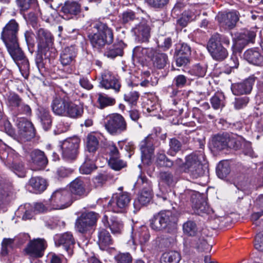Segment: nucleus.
<instances>
[{
    "label": "nucleus",
    "instance_id": "obj_37",
    "mask_svg": "<svg viewBox=\"0 0 263 263\" xmlns=\"http://www.w3.org/2000/svg\"><path fill=\"white\" fill-rule=\"evenodd\" d=\"M245 59L249 63L254 65L263 64V56L257 50L253 49L247 50L244 53Z\"/></svg>",
    "mask_w": 263,
    "mask_h": 263
},
{
    "label": "nucleus",
    "instance_id": "obj_22",
    "mask_svg": "<svg viewBox=\"0 0 263 263\" xmlns=\"http://www.w3.org/2000/svg\"><path fill=\"white\" fill-rule=\"evenodd\" d=\"M150 235L147 228L145 226H141L137 231L132 233L131 239L127 242V244L133 249H135V246L137 242L140 244H144L149 239Z\"/></svg>",
    "mask_w": 263,
    "mask_h": 263
},
{
    "label": "nucleus",
    "instance_id": "obj_6",
    "mask_svg": "<svg viewBox=\"0 0 263 263\" xmlns=\"http://www.w3.org/2000/svg\"><path fill=\"white\" fill-rule=\"evenodd\" d=\"M49 202L52 210L64 209L71 204L72 195L67 190L59 189L52 193Z\"/></svg>",
    "mask_w": 263,
    "mask_h": 263
},
{
    "label": "nucleus",
    "instance_id": "obj_2",
    "mask_svg": "<svg viewBox=\"0 0 263 263\" xmlns=\"http://www.w3.org/2000/svg\"><path fill=\"white\" fill-rule=\"evenodd\" d=\"M93 30L89 33L88 37L92 47L101 50L107 44L112 43L114 35L112 30L106 24L97 22L93 24Z\"/></svg>",
    "mask_w": 263,
    "mask_h": 263
},
{
    "label": "nucleus",
    "instance_id": "obj_8",
    "mask_svg": "<svg viewBox=\"0 0 263 263\" xmlns=\"http://www.w3.org/2000/svg\"><path fill=\"white\" fill-rule=\"evenodd\" d=\"M105 128L110 135L117 136L127 130V123L122 116L113 114L107 117Z\"/></svg>",
    "mask_w": 263,
    "mask_h": 263
},
{
    "label": "nucleus",
    "instance_id": "obj_7",
    "mask_svg": "<svg viewBox=\"0 0 263 263\" xmlns=\"http://www.w3.org/2000/svg\"><path fill=\"white\" fill-rule=\"evenodd\" d=\"M37 42L39 51L44 54L45 58H49L51 55L50 52H54L52 48L53 36L50 31L43 28H40L37 32Z\"/></svg>",
    "mask_w": 263,
    "mask_h": 263
},
{
    "label": "nucleus",
    "instance_id": "obj_21",
    "mask_svg": "<svg viewBox=\"0 0 263 263\" xmlns=\"http://www.w3.org/2000/svg\"><path fill=\"white\" fill-rule=\"evenodd\" d=\"M46 248V242L44 239L37 238L31 240L25 249L27 254L31 257H41Z\"/></svg>",
    "mask_w": 263,
    "mask_h": 263
},
{
    "label": "nucleus",
    "instance_id": "obj_12",
    "mask_svg": "<svg viewBox=\"0 0 263 263\" xmlns=\"http://www.w3.org/2000/svg\"><path fill=\"white\" fill-rule=\"evenodd\" d=\"M99 215L94 212H87L82 214L76 222V228L78 231L83 233L94 226L98 219Z\"/></svg>",
    "mask_w": 263,
    "mask_h": 263
},
{
    "label": "nucleus",
    "instance_id": "obj_53",
    "mask_svg": "<svg viewBox=\"0 0 263 263\" xmlns=\"http://www.w3.org/2000/svg\"><path fill=\"white\" fill-rule=\"evenodd\" d=\"M98 102L99 103L101 108L111 106L115 103V99L113 98L109 97L104 93H99L98 99Z\"/></svg>",
    "mask_w": 263,
    "mask_h": 263
},
{
    "label": "nucleus",
    "instance_id": "obj_44",
    "mask_svg": "<svg viewBox=\"0 0 263 263\" xmlns=\"http://www.w3.org/2000/svg\"><path fill=\"white\" fill-rule=\"evenodd\" d=\"M210 102L214 109H222L225 106V97L223 93L217 92L211 98Z\"/></svg>",
    "mask_w": 263,
    "mask_h": 263
},
{
    "label": "nucleus",
    "instance_id": "obj_15",
    "mask_svg": "<svg viewBox=\"0 0 263 263\" xmlns=\"http://www.w3.org/2000/svg\"><path fill=\"white\" fill-rule=\"evenodd\" d=\"M78 49L75 45H71L65 47L60 54V62L63 66H69L70 69L68 72L71 73L72 71V67L76 62V58L77 55Z\"/></svg>",
    "mask_w": 263,
    "mask_h": 263
},
{
    "label": "nucleus",
    "instance_id": "obj_1",
    "mask_svg": "<svg viewBox=\"0 0 263 263\" xmlns=\"http://www.w3.org/2000/svg\"><path fill=\"white\" fill-rule=\"evenodd\" d=\"M18 31V24L15 20L12 19L4 27L1 37L22 76L27 78L29 74V63L18 46L17 37Z\"/></svg>",
    "mask_w": 263,
    "mask_h": 263
},
{
    "label": "nucleus",
    "instance_id": "obj_55",
    "mask_svg": "<svg viewBox=\"0 0 263 263\" xmlns=\"http://www.w3.org/2000/svg\"><path fill=\"white\" fill-rule=\"evenodd\" d=\"M33 207L29 203H25L23 205H21L18 209V212H23L24 215L22 217L23 220L30 219L33 217L34 211H32Z\"/></svg>",
    "mask_w": 263,
    "mask_h": 263
},
{
    "label": "nucleus",
    "instance_id": "obj_58",
    "mask_svg": "<svg viewBox=\"0 0 263 263\" xmlns=\"http://www.w3.org/2000/svg\"><path fill=\"white\" fill-rule=\"evenodd\" d=\"M122 48L119 45H114L107 49L105 52V55L108 58H115L117 56L122 55Z\"/></svg>",
    "mask_w": 263,
    "mask_h": 263
},
{
    "label": "nucleus",
    "instance_id": "obj_11",
    "mask_svg": "<svg viewBox=\"0 0 263 263\" xmlns=\"http://www.w3.org/2000/svg\"><path fill=\"white\" fill-rule=\"evenodd\" d=\"M80 141V138L74 136L60 142L62 156L64 159H73L76 157Z\"/></svg>",
    "mask_w": 263,
    "mask_h": 263
},
{
    "label": "nucleus",
    "instance_id": "obj_43",
    "mask_svg": "<svg viewBox=\"0 0 263 263\" xmlns=\"http://www.w3.org/2000/svg\"><path fill=\"white\" fill-rule=\"evenodd\" d=\"M231 171L230 163L227 160L220 161L216 167L217 176L222 179H225Z\"/></svg>",
    "mask_w": 263,
    "mask_h": 263
},
{
    "label": "nucleus",
    "instance_id": "obj_20",
    "mask_svg": "<svg viewBox=\"0 0 263 263\" xmlns=\"http://www.w3.org/2000/svg\"><path fill=\"white\" fill-rule=\"evenodd\" d=\"M216 18L220 25L225 29L233 28L239 19L235 11L219 13Z\"/></svg>",
    "mask_w": 263,
    "mask_h": 263
},
{
    "label": "nucleus",
    "instance_id": "obj_5",
    "mask_svg": "<svg viewBox=\"0 0 263 263\" xmlns=\"http://www.w3.org/2000/svg\"><path fill=\"white\" fill-rule=\"evenodd\" d=\"M134 187L140 190L137 198L134 201L135 209L138 211L144 205H146L152 199L153 190L151 181L141 174L138 176Z\"/></svg>",
    "mask_w": 263,
    "mask_h": 263
},
{
    "label": "nucleus",
    "instance_id": "obj_19",
    "mask_svg": "<svg viewBox=\"0 0 263 263\" xmlns=\"http://www.w3.org/2000/svg\"><path fill=\"white\" fill-rule=\"evenodd\" d=\"M100 85L106 89H112L116 92H119L121 88V84L118 79L107 70L102 73Z\"/></svg>",
    "mask_w": 263,
    "mask_h": 263
},
{
    "label": "nucleus",
    "instance_id": "obj_45",
    "mask_svg": "<svg viewBox=\"0 0 263 263\" xmlns=\"http://www.w3.org/2000/svg\"><path fill=\"white\" fill-rule=\"evenodd\" d=\"M144 108L148 112L152 113V116H155L156 113L160 109V105L156 97L153 96L149 98L144 105Z\"/></svg>",
    "mask_w": 263,
    "mask_h": 263
},
{
    "label": "nucleus",
    "instance_id": "obj_23",
    "mask_svg": "<svg viewBox=\"0 0 263 263\" xmlns=\"http://www.w3.org/2000/svg\"><path fill=\"white\" fill-rule=\"evenodd\" d=\"M54 240L57 246H62L68 254H72V248L75 241L70 232H66L57 234L54 237Z\"/></svg>",
    "mask_w": 263,
    "mask_h": 263
},
{
    "label": "nucleus",
    "instance_id": "obj_33",
    "mask_svg": "<svg viewBox=\"0 0 263 263\" xmlns=\"http://www.w3.org/2000/svg\"><path fill=\"white\" fill-rule=\"evenodd\" d=\"M135 35L142 42H146L150 36V28L145 23H140L132 29Z\"/></svg>",
    "mask_w": 263,
    "mask_h": 263
},
{
    "label": "nucleus",
    "instance_id": "obj_54",
    "mask_svg": "<svg viewBox=\"0 0 263 263\" xmlns=\"http://www.w3.org/2000/svg\"><path fill=\"white\" fill-rule=\"evenodd\" d=\"M108 163L109 166L115 171H119L126 165V162L120 159V156L109 158Z\"/></svg>",
    "mask_w": 263,
    "mask_h": 263
},
{
    "label": "nucleus",
    "instance_id": "obj_59",
    "mask_svg": "<svg viewBox=\"0 0 263 263\" xmlns=\"http://www.w3.org/2000/svg\"><path fill=\"white\" fill-rule=\"evenodd\" d=\"M256 36V33L254 31L247 30L241 33L239 36V40L242 41V44H248L252 42Z\"/></svg>",
    "mask_w": 263,
    "mask_h": 263
},
{
    "label": "nucleus",
    "instance_id": "obj_17",
    "mask_svg": "<svg viewBox=\"0 0 263 263\" xmlns=\"http://www.w3.org/2000/svg\"><path fill=\"white\" fill-rule=\"evenodd\" d=\"M157 51L153 48H144L137 46L133 51V59L143 63L146 61H153L157 54Z\"/></svg>",
    "mask_w": 263,
    "mask_h": 263
},
{
    "label": "nucleus",
    "instance_id": "obj_9",
    "mask_svg": "<svg viewBox=\"0 0 263 263\" xmlns=\"http://www.w3.org/2000/svg\"><path fill=\"white\" fill-rule=\"evenodd\" d=\"M212 145L218 150H222L227 147L235 150L239 149L240 140L234 135H230L228 133L215 136L212 140Z\"/></svg>",
    "mask_w": 263,
    "mask_h": 263
},
{
    "label": "nucleus",
    "instance_id": "obj_34",
    "mask_svg": "<svg viewBox=\"0 0 263 263\" xmlns=\"http://www.w3.org/2000/svg\"><path fill=\"white\" fill-rule=\"evenodd\" d=\"M28 185L32 187L33 192L39 194L46 190L47 183L45 179L40 177H34L29 180Z\"/></svg>",
    "mask_w": 263,
    "mask_h": 263
},
{
    "label": "nucleus",
    "instance_id": "obj_49",
    "mask_svg": "<svg viewBox=\"0 0 263 263\" xmlns=\"http://www.w3.org/2000/svg\"><path fill=\"white\" fill-rule=\"evenodd\" d=\"M12 190L10 184L0 181V208L4 204L7 197L9 195Z\"/></svg>",
    "mask_w": 263,
    "mask_h": 263
},
{
    "label": "nucleus",
    "instance_id": "obj_42",
    "mask_svg": "<svg viewBox=\"0 0 263 263\" xmlns=\"http://www.w3.org/2000/svg\"><path fill=\"white\" fill-rule=\"evenodd\" d=\"M181 255L177 251H169L163 253L161 258V263H178Z\"/></svg>",
    "mask_w": 263,
    "mask_h": 263
},
{
    "label": "nucleus",
    "instance_id": "obj_30",
    "mask_svg": "<svg viewBox=\"0 0 263 263\" xmlns=\"http://www.w3.org/2000/svg\"><path fill=\"white\" fill-rule=\"evenodd\" d=\"M31 162L38 170L43 169L48 163V160L44 153L39 149H34L30 154Z\"/></svg>",
    "mask_w": 263,
    "mask_h": 263
},
{
    "label": "nucleus",
    "instance_id": "obj_39",
    "mask_svg": "<svg viewBox=\"0 0 263 263\" xmlns=\"http://www.w3.org/2000/svg\"><path fill=\"white\" fill-rule=\"evenodd\" d=\"M22 100V98L18 94L14 92L7 93L5 97L6 104L12 113Z\"/></svg>",
    "mask_w": 263,
    "mask_h": 263
},
{
    "label": "nucleus",
    "instance_id": "obj_46",
    "mask_svg": "<svg viewBox=\"0 0 263 263\" xmlns=\"http://www.w3.org/2000/svg\"><path fill=\"white\" fill-rule=\"evenodd\" d=\"M150 227L152 230L155 231H161L165 230L159 212L155 214L150 220Z\"/></svg>",
    "mask_w": 263,
    "mask_h": 263
},
{
    "label": "nucleus",
    "instance_id": "obj_47",
    "mask_svg": "<svg viewBox=\"0 0 263 263\" xmlns=\"http://www.w3.org/2000/svg\"><path fill=\"white\" fill-rule=\"evenodd\" d=\"M17 5L21 11H26L29 9H35L37 7V0H16Z\"/></svg>",
    "mask_w": 263,
    "mask_h": 263
},
{
    "label": "nucleus",
    "instance_id": "obj_52",
    "mask_svg": "<svg viewBox=\"0 0 263 263\" xmlns=\"http://www.w3.org/2000/svg\"><path fill=\"white\" fill-rule=\"evenodd\" d=\"M153 61L155 66L159 69L163 68L167 63V56L165 53L157 52Z\"/></svg>",
    "mask_w": 263,
    "mask_h": 263
},
{
    "label": "nucleus",
    "instance_id": "obj_36",
    "mask_svg": "<svg viewBox=\"0 0 263 263\" xmlns=\"http://www.w3.org/2000/svg\"><path fill=\"white\" fill-rule=\"evenodd\" d=\"M14 155L16 156L15 152L0 139V159L1 160L4 161L7 159L6 163L10 164L14 159Z\"/></svg>",
    "mask_w": 263,
    "mask_h": 263
},
{
    "label": "nucleus",
    "instance_id": "obj_31",
    "mask_svg": "<svg viewBox=\"0 0 263 263\" xmlns=\"http://www.w3.org/2000/svg\"><path fill=\"white\" fill-rule=\"evenodd\" d=\"M97 243L100 249L105 250L112 243V240L109 233L104 229H100L98 233Z\"/></svg>",
    "mask_w": 263,
    "mask_h": 263
},
{
    "label": "nucleus",
    "instance_id": "obj_18",
    "mask_svg": "<svg viewBox=\"0 0 263 263\" xmlns=\"http://www.w3.org/2000/svg\"><path fill=\"white\" fill-rule=\"evenodd\" d=\"M18 135L21 139L29 140L34 136V128L30 121L25 118L17 119Z\"/></svg>",
    "mask_w": 263,
    "mask_h": 263
},
{
    "label": "nucleus",
    "instance_id": "obj_62",
    "mask_svg": "<svg viewBox=\"0 0 263 263\" xmlns=\"http://www.w3.org/2000/svg\"><path fill=\"white\" fill-rule=\"evenodd\" d=\"M46 226L50 229H54L57 227H63L65 222L58 217H52L46 221Z\"/></svg>",
    "mask_w": 263,
    "mask_h": 263
},
{
    "label": "nucleus",
    "instance_id": "obj_16",
    "mask_svg": "<svg viewBox=\"0 0 263 263\" xmlns=\"http://www.w3.org/2000/svg\"><path fill=\"white\" fill-rule=\"evenodd\" d=\"M154 139L152 135H149L140 144L141 160L147 164L150 162L154 151Z\"/></svg>",
    "mask_w": 263,
    "mask_h": 263
},
{
    "label": "nucleus",
    "instance_id": "obj_26",
    "mask_svg": "<svg viewBox=\"0 0 263 263\" xmlns=\"http://www.w3.org/2000/svg\"><path fill=\"white\" fill-rule=\"evenodd\" d=\"M102 222L104 226L108 228L114 234H121L123 230V222L115 216H108L105 214L102 219Z\"/></svg>",
    "mask_w": 263,
    "mask_h": 263
},
{
    "label": "nucleus",
    "instance_id": "obj_64",
    "mask_svg": "<svg viewBox=\"0 0 263 263\" xmlns=\"http://www.w3.org/2000/svg\"><path fill=\"white\" fill-rule=\"evenodd\" d=\"M206 70V68L205 66L197 64L194 66L189 72L193 76L197 77H203L205 74Z\"/></svg>",
    "mask_w": 263,
    "mask_h": 263
},
{
    "label": "nucleus",
    "instance_id": "obj_24",
    "mask_svg": "<svg viewBox=\"0 0 263 263\" xmlns=\"http://www.w3.org/2000/svg\"><path fill=\"white\" fill-rule=\"evenodd\" d=\"M165 230L170 231L176 229L179 213L175 211L163 210L159 212Z\"/></svg>",
    "mask_w": 263,
    "mask_h": 263
},
{
    "label": "nucleus",
    "instance_id": "obj_40",
    "mask_svg": "<svg viewBox=\"0 0 263 263\" xmlns=\"http://www.w3.org/2000/svg\"><path fill=\"white\" fill-rule=\"evenodd\" d=\"M16 156H14L12 162L10 164L6 163L7 159L2 161L4 164L11 169L20 177H24L25 176V172L24 165L22 163H17V159L18 157L17 154L15 153Z\"/></svg>",
    "mask_w": 263,
    "mask_h": 263
},
{
    "label": "nucleus",
    "instance_id": "obj_57",
    "mask_svg": "<svg viewBox=\"0 0 263 263\" xmlns=\"http://www.w3.org/2000/svg\"><path fill=\"white\" fill-rule=\"evenodd\" d=\"M170 148L167 151L169 155L174 156L178 152L181 147V143L176 138L171 139L169 142Z\"/></svg>",
    "mask_w": 263,
    "mask_h": 263
},
{
    "label": "nucleus",
    "instance_id": "obj_61",
    "mask_svg": "<svg viewBox=\"0 0 263 263\" xmlns=\"http://www.w3.org/2000/svg\"><path fill=\"white\" fill-rule=\"evenodd\" d=\"M240 146L239 147V148L243 146L242 147V151L243 154L246 155L248 156L251 158L256 157V155L253 150L252 148L251 147V144L250 142L246 141L243 140H242L241 141L240 140Z\"/></svg>",
    "mask_w": 263,
    "mask_h": 263
},
{
    "label": "nucleus",
    "instance_id": "obj_50",
    "mask_svg": "<svg viewBox=\"0 0 263 263\" xmlns=\"http://www.w3.org/2000/svg\"><path fill=\"white\" fill-rule=\"evenodd\" d=\"M31 113L32 111L30 106L25 103L23 100H22L12 114L14 116H16L19 115L30 116Z\"/></svg>",
    "mask_w": 263,
    "mask_h": 263
},
{
    "label": "nucleus",
    "instance_id": "obj_25",
    "mask_svg": "<svg viewBox=\"0 0 263 263\" xmlns=\"http://www.w3.org/2000/svg\"><path fill=\"white\" fill-rule=\"evenodd\" d=\"M255 81L253 76L249 77L242 82L232 84L231 90L235 96L249 93Z\"/></svg>",
    "mask_w": 263,
    "mask_h": 263
},
{
    "label": "nucleus",
    "instance_id": "obj_63",
    "mask_svg": "<svg viewBox=\"0 0 263 263\" xmlns=\"http://www.w3.org/2000/svg\"><path fill=\"white\" fill-rule=\"evenodd\" d=\"M175 53L177 55L187 57L191 53V48L185 43H179L176 46Z\"/></svg>",
    "mask_w": 263,
    "mask_h": 263
},
{
    "label": "nucleus",
    "instance_id": "obj_14",
    "mask_svg": "<svg viewBox=\"0 0 263 263\" xmlns=\"http://www.w3.org/2000/svg\"><path fill=\"white\" fill-rule=\"evenodd\" d=\"M185 193L191 196L192 207L195 214L203 216L205 214L210 213V208L204 199L201 197L200 194L196 193L193 191H186Z\"/></svg>",
    "mask_w": 263,
    "mask_h": 263
},
{
    "label": "nucleus",
    "instance_id": "obj_4",
    "mask_svg": "<svg viewBox=\"0 0 263 263\" xmlns=\"http://www.w3.org/2000/svg\"><path fill=\"white\" fill-rule=\"evenodd\" d=\"M187 82V78L182 74L178 75L175 77L173 80V84L168 86L166 89V93L171 98V101L174 106L176 107L175 109H172L170 110V115L178 116L180 115L183 111V108L181 107V96L183 95L181 90H178V88H182L184 87Z\"/></svg>",
    "mask_w": 263,
    "mask_h": 263
},
{
    "label": "nucleus",
    "instance_id": "obj_41",
    "mask_svg": "<svg viewBox=\"0 0 263 263\" xmlns=\"http://www.w3.org/2000/svg\"><path fill=\"white\" fill-rule=\"evenodd\" d=\"M37 116L40 120L43 128L45 130L49 129L52 123L51 117L49 111L44 108H40L39 109Z\"/></svg>",
    "mask_w": 263,
    "mask_h": 263
},
{
    "label": "nucleus",
    "instance_id": "obj_51",
    "mask_svg": "<svg viewBox=\"0 0 263 263\" xmlns=\"http://www.w3.org/2000/svg\"><path fill=\"white\" fill-rule=\"evenodd\" d=\"M184 234L193 236L197 232V227L195 222L192 220H188L184 222L182 226Z\"/></svg>",
    "mask_w": 263,
    "mask_h": 263
},
{
    "label": "nucleus",
    "instance_id": "obj_28",
    "mask_svg": "<svg viewBox=\"0 0 263 263\" xmlns=\"http://www.w3.org/2000/svg\"><path fill=\"white\" fill-rule=\"evenodd\" d=\"M69 100L65 98L56 97L52 101L51 107L53 112L57 116L65 117Z\"/></svg>",
    "mask_w": 263,
    "mask_h": 263
},
{
    "label": "nucleus",
    "instance_id": "obj_29",
    "mask_svg": "<svg viewBox=\"0 0 263 263\" xmlns=\"http://www.w3.org/2000/svg\"><path fill=\"white\" fill-rule=\"evenodd\" d=\"M85 186L84 179L81 177H78L69 184L70 193L80 197L86 196Z\"/></svg>",
    "mask_w": 263,
    "mask_h": 263
},
{
    "label": "nucleus",
    "instance_id": "obj_27",
    "mask_svg": "<svg viewBox=\"0 0 263 263\" xmlns=\"http://www.w3.org/2000/svg\"><path fill=\"white\" fill-rule=\"evenodd\" d=\"M81 11L80 5L76 2L66 1L62 6L61 12L63 17L66 20L73 18L78 14Z\"/></svg>",
    "mask_w": 263,
    "mask_h": 263
},
{
    "label": "nucleus",
    "instance_id": "obj_38",
    "mask_svg": "<svg viewBox=\"0 0 263 263\" xmlns=\"http://www.w3.org/2000/svg\"><path fill=\"white\" fill-rule=\"evenodd\" d=\"M96 156L86 154V158L83 163L81 165L79 171L81 174H89L96 168L95 164Z\"/></svg>",
    "mask_w": 263,
    "mask_h": 263
},
{
    "label": "nucleus",
    "instance_id": "obj_56",
    "mask_svg": "<svg viewBox=\"0 0 263 263\" xmlns=\"http://www.w3.org/2000/svg\"><path fill=\"white\" fill-rule=\"evenodd\" d=\"M161 180L168 185H174L177 181V178L168 172H162L160 173Z\"/></svg>",
    "mask_w": 263,
    "mask_h": 263
},
{
    "label": "nucleus",
    "instance_id": "obj_32",
    "mask_svg": "<svg viewBox=\"0 0 263 263\" xmlns=\"http://www.w3.org/2000/svg\"><path fill=\"white\" fill-rule=\"evenodd\" d=\"M83 111V105L81 104H77L69 101L65 117L77 119L82 116Z\"/></svg>",
    "mask_w": 263,
    "mask_h": 263
},
{
    "label": "nucleus",
    "instance_id": "obj_3",
    "mask_svg": "<svg viewBox=\"0 0 263 263\" xmlns=\"http://www.w3.org/2000/svg\"><path fill=\"white\" fill-rule=\"evenodd\" d=\"M208 165L201 152L193 153L186 157L184 170L193 178L201 177L208 173Z\"/></svg>",
    "mask_w": 263,
    "mask_h": 263
},
{
    "label": "nucleus",
    "instance_id": "obj_13",
    "mask_svg": "<svg viewBox=\"0 0 263 263\" xmlns=\"http://www.w3.org/2000/svg\"><path fill=\"white\" fill-rule=\"evenodd\" d=\"M218 35H213L210 39L207 48L212 58L217 61H222L228 55L227 49L221 45L216 43L219 40Z\"/></svg>",
    "mask_w": 263,
    "mask_h": 263
},
{
    "label": "nucleus",
    "instance_id": "obj_48",
    "mask_svg": "<svg viewBox=\"0 0 263 263\" xmlns=\"http://www.w3.org/2000/svg\"><path fill=\"white\" fill-rule=\"evenodd\" d=\"M0 120L1 130H4L7 135L14 138L15 136V132L7 117L3 114V117L0 119Z\"/></svg>",
    "mask_w": 263,
    "mask_h": 263
},
{
    "label": "nucleus",
    "instance_id": "obj_10",
    "mask_svg": "<svg viewBox=\"0 0 263 263\" xmlns=\"http://www.w3.org/2000/svg\"><path fill=\"white\" fill-rule=\"evenodd\" d=\"M130 200V195L127 192L115 194L108 203V209L115 213H122L126 209Z\"/></svg>",
    "mask_w": 263,
    "mask_h": 263
},
{
    "label": "nucleus",
    "instance_id": "obj_35",
    "mask_svg": "<svg viewBox=\"0 0 263 263\" xmlns=\"http://www.w3.org/2000/svg\"><path fill=\"white\" fill-rule=\"evenodd\" d=\"M99 135L96 133L89 134L86 138V145L87 153L90 156L96 152L99 146Z\"/></svg>",
    "mask_w": 263,
    "mask_h": 263
},
{
    "label": "nucleus",
    "instance_id": "obj_60",
    "mask_svg": "<svg viewBox=\"0 0 263 263\" xmlns=\"http://www.w3.org/2000/svg\"><path fill=\"white\" fill-rule=\"evenodd\" d=\"M156 163L160 166L171 167L173 163L168 159L163 153H159L157 155Z\"/></svg>",
    "mask_w": 263,
    "mask_h": 263
}]
</instances>
